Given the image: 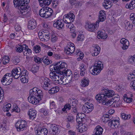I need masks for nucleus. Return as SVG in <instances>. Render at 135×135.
I'll use <instances>...</instances> for the list:
<instances>
[{
  "label": "nucleus",
  "instance_id": "obj_1",
  "mask_svg": "<svg viewBox=\"0 0 135 135\" xmlns=\"http://www.w3.org/2000/svg\"><path fill=\"white\" fill-rule=\"evenodd\" d=\"M30 0H13V3L15 7H18L20 10L18 12L19 16L25 18L30 16L31 8L27 5Z\"/></svg>",
  "mask_w": 135,
  "mask_h": 135
},
{
  "label": "nucleus",
  "instance_id": "obj_2",
  "mask_svg": "<svg viewBox=\"0 0 135 135\" xmlns=\"http://www.w3.org/2000/svg\"><path fill=\"white\" fill-rule=\"evenodd\" d=\"M71 71L70 70H65L64 71H61L60 72H58L57 75H56L53 79L55 83L60 84L64 85L65 83H63V80H64V78L67 76H72Z\"/></svg>",
  "mask_w": 135,
  "mask_h": 135
},
{
  "label": "nucleus",
  "instance_id": "obj_3",
  "mask_svg": "<svg viewBox=\"0 0 135 135\" xmlns=\"http://www.w3.org/2000/svg\"><path fill=\"white\" fill-rule=\"evenodd\" d=\"M53 12V11L51 8L46 7L41 9L39 11V13L41 17L47 18L51 16Z\"/></svg>",
  "mask_w": 135,
  "mask_h": 135
},
{
  "label": "nucleus",
  "instance_id": "obj_4",
  "mask_svg": "<svg viewBox=\"0 0 135 135\" xmlns=\"http://www.w3.org/2000/svg\"><path fill=\"white\" fill-rule=\"evenodd\" d=\"M92 67L93 69L90 72L93 75H97L99 74L103 68L102 62L100 61L95 62L94 65Z\"/></svg>",
  "mask_w": 135,
  "mask_h": 135
},
{
  "label": "nucleus",
  "instance_id": "obj_5",
  "mask_svg": "<svg viewBox=\"0 0 135 135\" xmlns=\"http://www.w3.org/2000/svg\"><path fill=\"white\" fill-rule=\"evenodd\" d=\"M54 67L53 68V69L55 70L59 71L58 72H60L61 71H64L65 70H70L67 68H65L67 66V64L65 62L60 61L55 64Z\"/></svg>",
  "mask_w": 135,
  "mask_h": 135
},
{
  "label": "nucleus",
  "instance_id": "obj_6",
  "mask_svg": "<svg viewBox=\"0 0 135 135\" xmlns=\"http://www.w3.org/2000/svg\"><path fill=\"white\" fill-rule=\"evenodd\" d=\"M27 122L24 120H21L17 122L15 124V127L18 132L22 131L26 129Z\"/></svg>",
  "mask_w": 135,
  "mask_h": 135
},
{
  "label": "nucleus",
  "instance_id": "obj_7",
  "mask_svg": "<svg viewBox=\"0 0 135 135\" xmlns=\"http://www.w3.org/2000/svg\"><path fill=\"white\" fill-rule=\"evenodd\" d=\"M42 81L41 83H43L44 85L42 88L45 90H47L51 88L52 83L50 80L47 78H43L42 79Z\"/></svg>",
  "mask_w": 135,
  "mask_h": 135
},
{
  "label": "nucleus",
  "instance_id": "obj_8",
  "mask_svg": "<svg viewBox=\"0 0 135 135\" xmlns=\"http://www.w3.org/2000/svg\"><path fill=\"white\" fill-rule=\"evenodd\" d=\"M101 91H103V94H104L105 99L112 97L114 94L113 90H108L104 88H102Z\"/></svg>",
  "mask_w": 135,
  "mask_h": 135
},
{
  "label": "nucleus",
  "instance_id": "obj_9",
  "mask_svg": "<svg viewBox=\"0 0 135 135\" xmlns=\"http://www.w3.org/2000/svg\"><path fill=\"white\" fill-rule=\"evenodd\" d=\"M75 50L74 45L73 43H71L67 45L64 50V51L67 54L71 55L74 52Z\"/></svg>",
  "mask_w": 135,
  "mask_h": 135
},
{
  "label": "nucleus",
  "instance_id": "obj_10",
  "mask_svg": "<svg viewBox=\"0 0 135 135\" xmlns=\"http://www.w3.org/2000/svg\"><path fill=\"white\" fill-rule=\"evenodd\" d=\"M54 27L56 28L57 29L61 30L64 28V23L63 20H57L53 25Z\"/></svg>",
  "mask_w": 135,
  "mask_h": 135
},
{
  "label": "nucleus",
  "instance_id": "obj_11",
  "mask_svg": "<svg viewBox=\"0 0 135 135\" xmlns=\"http://www.w3.org/2000/svg\"><path fill=\"white\" fill-rule=\"evenodd\" d=\"M98 21H97L95 24L93 23L88 24L86 25V27L87 28L89 31L93 32L94 31L97 30L99 26V24L98 23Z\"/></svg>",
  "mask_w": 135,
  "mask_h": 135
},
{
  "label": "nucleus",
  "instance_id": "obj_12",
  "mask_svg": "<svg viewBox=\"0 0 135 135\" xmlns=\"http://www.w3.org/2000/svg\"><path fill=\"white\" fill-rule=\"evenodd\" d=\"M21 68L17 67L13 69L11 71L12 75L15 79H18L20 77Z\"/></svg>",
  "mask_w": 135,
  "mask_h": 135
},
{
  "label": "nucleus",
  "instance_id": "obj_13",
  "mask_svg": "<svg viewBox=\"0 0 135 135\" xmlns=\"http://www.w3.org/2000/svg\"><path fill=\"white\" fill-rule=\"evenodd\" d=\"M120 42L122 45V48L123 50L127 49L129 46V42L128 40L124 38L121 39Z\"/></svg>",
  "mask_w": 135,
  "mask_h": 135
},
{
  "label": "nucleus",
  "instance_id": "obj_14",
  "mask_svg": "<svg viewBox=\"0 0 135 135\" xmlns=\"http://www.w3.org/2000/svg\"><path fill=\"white\" fill-rule=\"evenodd\" d=\"M12 80V78H9V77L4 75L1 80V82L4 85H8L10 84Z\"/></svg>",
  "mask_w": 135,
  "mask_h": 135
},
{
  "label": "nucleus",
  "instance_id": "obj_15",
  "mask_svg": "<svg viewBox=\"0 0 135 135\" xmlns=\"http://www.w3.org/2000/svg\"><path fill=\"white\" fill-rule=\"evenodd\" d=\"M36 97H33L29 96L28 98V100L29 102L34 105H36L39 103L40 100Z\"/></svg>",
  "mask_w": 135,
  "mask_h": 135
},
{
  "label": "nucleus",
  "instance_id": "obj_16",
  "mask_svg": "<svg viewBox=\"0 0 135 135\" xmlns=\"http://www.w3.org/2000/svg\"><path fill=\"white\" fill-rule=\"evenodd\" d=\"M95 99L97 100V102H98L99 103L102 102V104L104 102V100L105 99V95L104 94H103V91H102L100 93V94H99L96 95L95 96Z\"/></svg>",
  "mask_w": 135,
  "mask_h": 135
},
{
  "label": "nucleus",
  "instance_id": "obj_17",
  "mask_svg": "<svg viewBox=\"0 0 135 135\" xmlns=\"http://www.w3.org/2000/svg\"><path fill=\"white\" fill-rule=\"evenodd\" d=\"M106 15L105 12L104 10H101L99 12V16L98 23L99 24L100 22H103L105 19Z\"/></svg>",
  "mask_w": 135,
  "mask_h": 135
},
{
  "label": "nucleus",
  "instance_id": "obj_18",
  "mask_svg": "<svg viewBox=\"0 0 135 135\" xmlns=\"http://www.w3.org/2000/svg\"><path fill=\"white\" fill-rule=\"evenodd\" d=\"M59 126L55 124H52L51 127V129L52 131V133L53 134H58L60 132L59 129Z\"/></svg>",
  "mask_w": 135,
  "mask_h": 135
},
{
  "label": "nucleus",
  "instance_id": "obj_19",
  "mask_svg": "<svg viewBox=\"0 0 135 135\" xmlns=\"http://www.w3.org/2000/svg\"><path fill=\"white\" fill-rule=\"evenodd\" d=\"M36 135H46L48 133L47 129L46 128H38L36 130Z\"/></svg>",
  "mask_w": 135,
  "mask_h": 135
},
{
  "label": "nucleus",
  "instance_id": "obj_20",
  "mask_svg": "<svg viewBox=\"0 0 135 135\" xmlns=\"http://www.w3.org/2000/svg\"><path fill=\"white\" fill-rule=\"evenodd\" d=\"M37 26L36 22L34 19H31L28 22V28L29 29H34Z\"/></svg>",
  "mask_w": 135,
  "mask_h": 135
},
{
  "label": "nucleus",
  "instance_id": "obj_21",
  "mask_svg": "<svg viewBox=\"0 0 135 135\" xmlns=\"http://www.w3.org/2000/svg\"><path fill=\"white\" fill-rule=\"evenodd\" d=\"M103 129L100 126H97L94 129V134L93 135H102Z\"/></svg>",
  "mask_w": 135,
  "mask_h": 135
},
{
  "label": "nucleus",
  "instance_id": "obj_22",
  "mask_svg": "<svg viewBox=\"0 0 135 135\" xmlns=\"http://www.w3.org/2000/svg\"><path fill=\"white\" fill-rule=\"evenodd\" d=\"M37 114L36 111L33 109H29L28 115H29L30 119L33 120L36 117Z\"/></svg>",
  "mask_w": 135,
  "mask_h": 135
},
{
  "label": "nucleus",
  "instance_id": "obj_23",
  "mask_svg": "<svg viewBox=\"0 0 135 135\" xmlns=\"http://www.w3.org/2000/svg\"><path fill=\"white\" fill-rule=\"evenodd\" d=\"M52 0H38L40 5L44 7V6L49 5L51 2Z\"/></svg>",
  "mask_w": 135,
  "mask_h": 135
},
{
  "label": "nucleus",
  "instance_id": "obj_24",
  "mask_svg": "<svg viewBox=\"0 0 135 135\" xmlns=\"http://www.w3.org/2000/svg\"><path fill=\"white\" fill-rule=\"evenodd\" d=\"M39 36V38L41 40L44 41H48L49 38V35L45 33H42Z\"/></svg>",
  "mask_w": 135,
  "mask_h": 135
},
{
  "label": "nucleus",
  "instance_id": "obj_25",
  "mask_svg": "<svg viewBox=\"0 0 135 135\" xmlns=\"http://www.w3.org/2000/svg\"><path fill=\"white\" fill-rule=\"evenodd\" d=\"M89 82V79L84 77L82 79L81 85L83 87H86L88 85Z\"/></svg>",
  "mask_w": 135,
  "mask_h": 135
},
{
  "label": "nucleus",
  "instance_id": "obj_26",
  "mask_svg": "<svg viewBox=\"0 0 135 135\" xmlns=\"http://www.w3.org/2000/svg\"><path fill=\"white\" fill-rule=\"evenodd\" d=\"M126 8L129 9H133L135 8V0H132L129 4H126Z\"/></svg>",
  "mask_w": 135,
  "mask_h": 135
},
{
  "label": "nucleus",
  "instance_id": "obj_27",
  "mask_svg": "<svg viewBox=\"0 0 135 135\" xmlns=\"http://www.w3.org/2000/svg\"><path fill=\"white\" fill-rule=\"evenodd\" d=\"M38 89L36 88H34L33 89L30 90L29 93V96L33 97H37L36 95L37 91Z\"/></svg>",
  "mask_w": 135,
  "mask_h": 135
},
{
  "label": "nucleus",
  "instance_id": "obj_28",
  "mask_svg": "<svg viewBox=\"0 0 135 135\" xmlns=\"http://www.w3.org/2000/svg\"><path fill=\"white\" fill-rule=\"evenodd\" d=\"M100 50V47L98 45H96L94 49V52L92 54V55L93 56L97 55L99 53Z\"/></svg>",
  "mask_w": 135,
  "mask_h": 135
},
{
  "label": "nucleus",
  "instance_id": "obj_29",
  "mask_svg": "<svg viewBox=\"0 0 135 135\" xmlns=\"http://www.w3.org/2000/svg\"><path fill=\"white\" fill-rule=\"evenodd\" d=\"M104 100V101L103 103V104L104 105H106L108 106H111L112 107V105L114 103L112 99L111 100H108L107 99H106Z\"/></svg>",
  "mask_w": 135,
  "mask_h": 135
},
{
  "label": "nucleus",
  "instance_id": "obj_30",
  "mask_svg": "<svg viewBox=\"0 0 135 135\" xmlns=\"http://www.w3.org/2000/svg\"><path fill=\"white\" fill-rule=\"evenodd\" d=\"M98 37L100 38L105 39L107 37V33L99 31L98 32Z\"/></svg>",
  "mask_w": 135,
  "mask_h": 135
},
{
  "label": "nucleus",
  "instance_id": "obj_31",
  "mask_svg": "<svg viewBox=\"0 0 135 135\" xmlns=\"http://www.w3.org/2000/svg\"><path fill=\"white\" fill-rule=\"evenodd\" d=\"M66 16L68 17L69 18L72 22L74 21L75 18V16L73 13V11H70L68 13L66 14Z\"/></svg>",
  "mask_w": 135,
  "mask_h": 135
},
{
  "label": "nucleus",
  "instance_id": "obj_32",
  "mask_svg": "<svg viewBox=\"0 0 135 135\" xmlns=\"http://www.w3.org/2000/svg\"><path fill=\"white\" fill-rule=\"evenodd\" d=\"M59 91V88L58 87L52 88L49 90V93L51 94H53L56 93Z\"/></svg>",
  "mask_w": 135,
  "mask_h": 135
},
{
  "label": "nucleus",
  "instance_id": "obj_33",
  "mask_svg": "<svg viewBox=\"0 0 135 135\" xmlns=\"http://www.w3.org/2000/svg\"><path fill=\"white\" fill-rule=\"evenodd\" d=\"M120 117L124 120H128L131 118V115L130 114H127L124 113H122L120 114Z\"/></svg>",
  "mask_w": 135,
  "mask_h": 135
},
{
  "label": "nucleus",
  "instance_id": "obj_34",
  "mask_svg": "<svg viewBox=\"0 0 135 135\" xmlns=\"http://www.w3.org/2000/svg\"><path fill=\"white\" fill-rule=\"evenodd\" d=\"M43 59L44 63L46 65H49L52 62V61L49 59L47 56H44L43 57Z\"/></svg>",
  "mask_w": 135,
  "mask_h": 135
},
{
  "label": "nucleus",
  "instance_id": "obj_35",
  "mask_svg": "<svg viewBox=\"0 0 135 135\" xmlns=\"http://www.w3.org/2000/svg\"><path fill=\"white\" fill-rule=\"evenodd\" d=\"M79 115H79L77 114V115L76 116V121L79 124H80L82 123V121L84 120L85 118L82 116L81 117L79 116Z\"/></svg>",
  "mask_w": 135,
  "mask_h": 135
},
{
  "label": "nucleus",
  "instance_id": "obj_36",
  "mask_svg": "<svg viewBox=\"0 0 135 135\" xmlns=\"http://www.w3.org/2000/svg\"><path fill=\"white\" fill-rule=\"evenodd\" d=\"M9 61V58L8 56H5L3 57L2 59V62L3 64L5 65L8 63Z\"/></svg>",
  "mask_w": 135,
  "mask_h": 135
},
{
  "label": "nucleus",
  "instance_id": "obj_37",
  "mask_svg": "<svg viewBox=\"0 0 135 135\" xmlns=\"http://www.w3.org/2000/svg\"><path fill=\"white\" fill-rule=\"evenodd\" d=\"M36 95L37 97H36L38 98L39 100H41V98L43 97V95L42 91L40 90H37V91Z\"/></svg>",
  "mask_w": 135,
  "mask_h": 135
},
{
  "label": "nucleus",
  "instance_id": "obj_38",
  "mask_svg": "<svg viewBox=\"0 0 135 135\" xmlns=\"http://www.w3.org/2000/svg\"><path fill=\"white\" fill-rule=\"evenodd\" d=\"M79 132L80 133H83L85 132L87 130V128L84 124H82L79 127Z\"/></svg>",
  "mask_w": 135,
  "mask_h": 135
},
{
  "label": "nucleus",
  "instance_id": "obj_39",
  "mask_svg": "<svg viewBox=\"0 0 135 135\" xmlns=\"http://www.w3.org/2000/svg\"><path fill=\"white\" fill-rule=\"evenodd\" d=\"M128 63L130 64H135V55L131 57L128 59Z\"/></svg>",
  "mask_w": 135,
  "mask_h": 135
},
{
  "label": "nucleus",
  "instance_id": "obj_40",
  "mask_svg": "<svg viewBox=\"0 0 135 135\" xmlns=\"http://www.w3.org/2000/svg\"><path fill=\"white\" fill-rule=\"evenodd\" d=\"M11 106V104H7L3 107V109L4 112H8L10 109Z\"/></svg>",
  "mask_w": 135,
  "mask_h": 135
},
{
  "label": "nucleus",
  "instance_id": "obj_41",
  "mask_svg": "<svg viewBox=\"0 0 135 135\" xmlns=\"http://www.w3.org/2000/svg\"><path fill=\"white\" fill-rule=\"evenodd\" d=\"M88 104V102L85 103L83 105L82 107V110L85 113H89V110H88L87 105Z\"/></svg>",
  "mask_w": 135,
  "mask_h": 135
},
{
  "label": "nucleus",
  "instance_id": "obj_42",
  "mask_svg": "<svg viewBox=\"0 0 135 135\" xmlns=\"http://www.w3.org/2000/svg\"><path fill=\"white\" fill-rule=\"evenodd\" d=\"M33 50L35 53H38L41 51V47L39 45H36L33 47Z\"/></svg>",
  "mask_w": 135,
  "mask_h": 135
},
{
  "label": "nucleus",
  "instance_id": "obj_43",
  "mask_svg": "<svg viewBox=\"0 0 135 135\" xmlns=\"http://www.w3.org/2000/svg\"><path fill=\"white\" fill-rule=\"evenodd\" d=\"M12 112H15L17 113L20 112V108L16 104H14L13 105V108L12 109Z\"/></svg>",
  "mask_w": 135,
  "mask_h": 135
},
{
  "label": "nucleus",
  "instance_id": "obj_44",
  "mask_svg": "<svg viewBox=\"0 0 135 135\" xmlns=\"http://www.w3.org/2000/svg\"><path fill=\"white\" fill-rule=\"evenodd\" d=\"M27 76L25 75L21 76L20 77V80L23 83H27L28 81V80L26 78Z\"/></svg>",
  "mask_w": 135,
  "mask_h": 135
},
{
  "label": "nucleus",
  "instance_id": "obj_45",
  "mask_svg": "<svg viewBox=\"0 0 135 135\" xmlns=\"http://www.w3.org/2000/svg\"><path fill=\"white\" fill-rule=\"evenodd\" d=\"M66 15H65L64 16L63 20L64 22H65L66 23L72 22H71V20Z\"/></svg>",
  "mask_w": 135,
  "mask_h": 135
},
{
  "label": "nucleus",
  "instance_id": "obj_46",
  "mask_svg": "<svg viewBox=\"0 0 135 135\" xmlns=\"http://www.w3.org/2000/svg\"><path fill=\"white\" fill-rule=\"evenodd\" d=\"M72 76L71 77V76H69L68 77L67 76L66 77H68V79H65V78H64V80H63V83L65 84L64 85H66V84H67L69 83L71 80V79H72V73H71V74Z\"/></svg>",
  "mask_w": 135,
  "mask_h": 135
},
{
  "label": "nucleus",
  "instance_id": "obj_47",
  "mask_svg": "<svg viewBox=\"0 0 135 135\" xmlns=\"http://www.w3.org/2000/svg\"><path fill=\"white\" fill-rule=\"evenodd\" d=\"M43 57L40 58L36 56L35 57H34V60L36 63L40 64L42 63L43 61Z\"/></svg>",
  "mask_w": 135,
  "mask_h": 135
},
{
  "label": "nucleus",
  "instance_id": "obj_48",
  "mask_svg": "<svg viewBox=\"0 0 135 135\" xmlns=\"http://www.w3.org/2000/svg\"><path fill=\"white\" fill-rule=\"evenodd\" d=\"M28 75V73L27 71L26 70H24L21 71V72L20 74V76H21L25 75V76H27Z\"/></svg>",
  "mask_w": 135,
  "mask_h": 135
},
{
  "label": "nucleus",
  "instance_id": "obj_49",
  "mask_svg": "<svg viewBox=\"0 0 135 135\" xmlns=\"http://www.w3.org/2000/svg\"><path fill=\"white\" fill-rule=\"evenodd\" d=\"M124 101L127 103H130L132 102L133 100V99L132 98L128 97H124Z\"/></svg>",
  "mask_w": 135,
  "mask_h": 135
},
{
  "label": "nucleus",
  "instance_id": "obj_50",
  "mask_svg": "<svg viewBox=\"0 0 135 135\" xmlns=\"http://www.w3.org/2000/svg\"><path fill=\"white\" fill-rule=\"evenodd\" d=\"M133 78H135V70H134L132 73L129 74L128 75V79L129 80Z\"/></svg>",
  "mask_w": 135,
  "mask_h": 135
},
{
  "label": "nucleus",
  "instance_id": "obj_51",
  "mask_svg": "<svg viewBox=\"0 0 135 135\" xmlns=\"http://www.w3.org/2000/svg\"><path fill=\"white\" fill-rule=\"evenodd\" d=\"M130 18L133 21V23L135 24V13H131L130 15Z\"/></svg>",
  "mask_w": 135,
  "mask_h": 135
},
{
  "label": "nucleus",
  "instance_id": "obj_52",
  "mask_svg": "<svg viewBox=\"0 0 135 135\" xmlns=\"http://www.w3.org/2000/svg\"><path fill=\"white\" fill-rule=\"evenodd\" d=\"M84 38V35L82 34H80L79 35L77 38V41H82Z\"/></svg>",
  "mask_w": 135,
  "mask_h": 135
},
{
  "label": "nucleus",
  "instance_id": "obj_53",
  "mask_svg": "<svg viewBox=\"0 0 135 135\" xmlns=\"http://www.w3.org/2000/svg\"><path fill=\"white\" fill-rule=\"evenodd\" d=\"M67 24V25H66V27H67L70 28V30H74L75 27L73 24L71 23H68Z\"/></svg>",
  "mask_w": 135,
  "mask_h": 135
},
{
  "label": "nucleus",
  "instance_id": "obj_54",
  "mask_svg": "<svg viewBox=\"0 0 135 135\" xmlns=\"http://www.w3.org/2000/svg\"><path fill=\"white\" fill-rule=\"evenodd\" d=\"M87 107L89 110V111L91 112L93 109L94 106L92 104H90L88 103V104L87 105Z\"/></svg>",
  "mask_w": 135,
  "mask_h": 135
},
{
  "label": "nucleus",
  "instance_id": "obj_55",
  "mask_svg": "<svg viewBox=\"0 0 135 135\" xmlns=\"http://www.w3.org/2000/svg\"><path fill=\"white\" fill-rule=\"evenodd\" d=\"M20 61V59L17 57L13 59V62L15 65H17Z\"/></svg>",
  "mask_w": 135,
  "mask_h": 135
},
{
  "label": "nucleus",
  "instance_id": "obj_56",
  "mask_svg": "<svg viewBox=\"0 0 135 135\" xmlns=\"http://www.w3.org/2000/svg\"><path fill=\"white\" fill-rule=\"evenodd\" d=\"M67 119L68 122L73 123L74 121V118L72 116H68Z\"/></svg>",
  "mask_w": 135,
  "mask_h": 135
},
{
  "label": "nucleus",
  "instance_id": "obj_57",
  "mask_svg": "<svg viewBox=\"0 0 135 135\" xmlns=\"http://www.w3.org/2000/svg\"><path fill=\"white\" fill-rule=\"evenodd\" d=\"M130 86L135 90V80H132L130 83Z\"/></svg>",
  "mask_w": 135,
  "mask_h": 135
},
{
  "label": "nucleus",
  "instance_id": "obj_58",
  "mask_svg": "<svg viewBox=\"0 0 135 135\" xmlns=\"http://www.w3.org/2000/svg\"><path fill=\"white\" fill-rule=\"evenodd\" d=\"M39 67L36 66H35L33 67L32 68V71L34 73H36L38 70Z\"/></svg>",
  "mask_w": 135,
  "mask_h": 135
},
{
  "label": "nucleus",
  "instance_id": "obj_59",
  "mask_svg": "<svg viewBox=\"0 0 135 135\" xmlns=\"http://www.w3.org/2000/svg\"><path fill=\"white\" fill-rule=\"evenodd\" d=\"M104 1L105 2L107 3V4L108 5V7H107V9H108V8H110L112 6V3L110 0H104Z\"/></svg>",
  "mask_w": 135,
  "mask_h": 135
},
{
  "label": "nucleus",
  "instance_id": "obj_60",
  "mask_svg": "<svg viewBox=\"0 0 135 135\" xmlns=\"http://www.w3.org/2000/svg\"><path fill=\"white\" fill-rule=\"evenodd\" d=\"M57 39V37L54 35H52L51 36V41L53 43L56 41Z\"/></svg>",
  "mask_w": 135,
  "mask_h": 135
},
{
  "label": "nucleus",
  "instance_id": "obj_61",
  "mask_svg": "<svg viewBox=\"0 0 135 135\" xmlns=\"http://www.w3.org/2000/svg\"><path fill=\"white\" fill-rule=\"evenodd\" d=\"M81 3L77 1H76V3L74 4L75 7V8H78L79 7V6H81Z\"/></svg>",
  "mask_w": 135,
  "mask_h": 135
},
{
  "label": "nucleus",
  "instance_id": "obj_62",
  "mask_svg": "<svg viewBox=\"0 0 135 135\" xmlns=\"http://www.w3.org/2000/svg\"><path fill=\"white\" fill-rule=\"evenodd\" d=\"M112 99L114 103L118 102L119 100V96L118 95L117 97H115L113 98H112Z\"/></svg>",
  "mask_w": 135,
  "mask_h": 135
},
{
  "label": "nucleus",
  "instance_id": "obj_63",
  "mask_svg": "<svg viewBox=\"0 0 135 135\" xmlns=\"http://www.w3.org/2000/svg\"><path fill=\"white\" fill-rule=\"evenodd\" d=\"M120 105H121V103L120 102L118 101V102H115L114 104H113V105H112V107H118L120 106Z\"/></svg>",
  "mask_w": 135,
  "mask_h": 135
},
{
  "label": "nucleus",
  "instance_id": "obj_64",
  "mask_svg": "<svg viewBox=\"0 0 135 135\" xmlns=\"http://www.w3.org/2000/svg\"><path fill=\"white\" fill-rule=\"evenodd\" d=\"M1 128L3 130H5L7 128V124L5 123H2L0 125Z\"/></svg>",
  "mask_w": 135,
  "mask_h": 135
}]
</instances>
